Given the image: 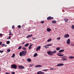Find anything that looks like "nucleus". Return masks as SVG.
<instances>
[{
	"label": "nucleus",
	"mask_w": 74,
	"mask_h": 74,
	"mask_svg": "<svg viewBox=\"0 0 74 74\" xmlns=\"http://www.w3.org/2000/svg\"><path fill=\"white\" fill-rule=\"evenodd\" d=\"M27 51H23L19 53V55L20 56H24L26 54Z\"/></svg>",
	"instance_id": "f257e3e1"
},
{
	"label": "nucleus",
	"mask_w": 74,
	"mask_h": 74,
	"mask_svg": "<svg viewBox=\"0 0 74 74\" xmlns=\"http://www.w3.org/2000/svg\"><path fill=\"white\" fill-rule=\"evenodd\" d=\"M17 66L15 64H13L11 66V67L13 69H16V67Z\"/></svg>",
	"instance_id": "f03ea898"
},
{
	"label": "nucleus",
	"mask_w": 74,
	"mask_h": 74,
	"mask_svg": "<svg viewBox=\"0 0 74 74\" xmlns=\"http://www.w3.org/2000/svg\"><path fill=\"white\" fill-rule=\"evenodd\" d=\"M47 53L48 55H51V56H52L53 55V53L52 51H48L47 52Z\"/></svg>",
	"instance_id": "7ed1b4c3"
},
{
	"label": "nucleus",
	"mask_w": 74,
	"mask_h": 74,
	"mask_svg": "<svg viewBox=\"0 0 74 74\" xmlns=\"http://www.w3.org/2000/svg\"><path fill=\"white\" fill-rule=\"evenodd\" d=\"M65 57H67L66 56H63L62 57V60L63 61H66L67 60V58H65Z\"/></svg>",
	"instance_id": "20e7f679"
},
{
	"label": "nucleus",
	"mask_w": 74,
	"mask_h": 74,
	"mask_svg": "<svg viewBox=\"0 0 74 74\" xmlns=\"http://www.w3.org/2000/svg\"><path fill=\"white\" fill-rule=\"evenodd\" d=\"M18 68L20 69H25V67L22 65H20L18 66Z\"/></svg>",
	"instance_id": "39448f33"
},
{
	"label": "nucleus",
	"mask_w": 74,
	"mask_h": 74,
	"mask_svg": "<svg viewBox=\"0 0 74 74\" xmlns=\"http://www.w3.org/2000/svg\"><path fill=\"white\" fill-rule=\"evenodd\" d=\"M53 19V17H51L50 16H49L47 18V20H51V19Z\"/></svg>",
	"instance_id": "423d86ee"
},
{
	"label": "nucleus",
	"mask_w": 74,
	"mask_h": 74,
	"mask_svg": "<svg viewBox=\"0 0 74 74\" xmlns=\"http://www.w3.org/2000/svg\"><path fill=\"white\" fill-rule=\"evenodd\" d=\"M66 43L68 45H69L70 43V39H68L66 41Z\"/></svg>",
	"instance_id": "0eeeda50"
},
{
	"label": "nucleus",
	"mask_w": 74,
	"mask_h": 74,
	"mask_svg": "<svg viewBox=\"0 0 74 74\" xmlns=\"http://www.w3.org/2000/svg\"><path fill=\"white\" fill-rule=\"evenodd\" d=\"M41 48V46H39L37 47L36 48V51H38L39 50H40Z\"/></svg>",
	"instance_id": "6e6552de"
},
{
	"label": "nucleus",
	"mask_w": 74,
	"mask_h": 74,
	"mask_svg": "<svg viewBox=\"0 0 74 74\" xmlns=\"http://www.w3.org/2000/svg\"><path fill=\"white\" fill-rule=\"evenodd\" d=\"M42 67V66L41 65H37L35 66V67H36V68L37 67Z\"/></svg>",
	"instance_id": "1a4fd4ad"
},
{
	"label": "nucleus",
	"mask_w": 74,
	"mask_h": 74,
	"mask_svg": "<svg viewBox=\"0 0 74 74\" xmlns=\"http://www.w3.org/2000/svg\"><path fill=\"white\" fill-rule=\"evenodd\" d=\"M37 74H44V72L41 71H39L37 73Z\"/></svg>",
	"instance_id": "9d476101"
},
{
	"label": "nucleus",
	"mask_w": 74,
	"mask_h": 74,
	"mask_svg": "<svg viewBox=\"0 0 74 74\" xmlns=\"http://www.w3.org/2000/svg\"><path fill=\"white\" fill-rule=\"evenodd\" d=\"M69 37V35L68 34H65L64 35V37L65 38H68Z\"/></svg>",
	"instance_id": "9b49d317"
},
{
	"label": "nucleus",
	"mask_w": 74,
	"mask_h": 74,
	"mask_svg": "<svg viewBox=\"0 0 74 74\" xmlns=\"http://www.w3.org/2000/svg\"><path fill=\"white\" fill-rule=\"evenodd\" d=\"M64 65V64H58L57 66V67H59V66H63Z\"/></svg>",
	"instance_id": "f8f14e48"
},
{
	"label": "nucleus",
	"mask_w": 74,
	"mask_h": 74,
	"mask_svg": "<svg viewBox=\"0 0 74 74\" xmlns=\"http://www.w3.org/2000/svg\"><path fill=\"white\" fill-rule=\"evenodd\" d=\"M57 55L59 56H64V54H60V53H58Z\"/></svg>",
	"instance_id": "ddd939ff"
},
{
	"label": "nucleus",
	"mask_w": 74,
	"mask_h": 74,
	"mask_svg": "<svg viewBox=\"0 0 74 74\" xmlns=\"http://www.w3.org/2000/svg\"><path fill=\"white\" fill-rule=\"evenodd\" d=\"M47 46H48V45H47L44 46H43V48H49V47Z\"/></svg>",
	"instance_id": "4468645a"
},
{
	"label": "nucleus",
	"mask_w": 74,
	"mask_h": 74,
	"mask_svg": "<svg viewBox=\"0 0 74 74\" xmlns=\"http://www.w3.org/2000/svg\"><path fill=\"white\" fill-rule=\"evenodd\" d=\"M32 36V34L28 35V36H27V38H29V37H31Z\"/></svg>",
	"instance_id": "2eb2a0df"
},
{
	"label": "nucleus",
	"mask_w": 74,
	"mask_h": 74,
	"mask_svg": "<svg viewBox=\"0 0 74 74\" xmlns=\"http://www.w3.org/2000/svg\"><path fill=\"white\" fill-rule=\"evenodd\" d=\"M64 21L65 22H68L69 21V20L67 18H64Z\"/></svg>",
	"instance_id": "dca6fc26"
},
{
	"label": "nucleus",
	"mask_w": 74,
	"mask_h": 74,
	"mask_svg": "<svg viewBox=\"0 0 74 74\" xmlns=\"http://www.w3.org/2000/svg\"><path fill=\"white\" fill-rule=\"evenodd\" d=\"M27 60L28 62H31V59H30V58H28L27 59Z\"/></svg>",
	"instance_id": "f3484780"
},
{
	"label": "nucleus",
	"mask_w": 74,
	"mask_h": 74,
	"mask_svg": "<svg viewBox=\"0 0 74 74\" xmlns=\"http://www.w3.org/2000/svg\"><path fill=\"white\" fill-rule=\"evenodd\" d=\"M51 29L49 28H48L47 29V32H50L51 31Z\"/></svg>",
	"instance_id": "a211bd4d"
},
{
	"label": "nucleus",
	"mask_w": 74,
	"mask_h": 74,
	"mask_svg": "<svg viewBox=\"0 0 74 74\" xmlns=\"http://www.w3.org/2000/svg\"><path fill=\"white\" fill-rule=\"evenodd\" d=\"M69 59H74V56H71L69 57Z\"/></svg>",
	"instance_id": "6ab92c4d"
},
{
	"label": "nucleus",
	"mask_w": 74,
	"mask_h": 74,
	"mask_svg": "<svg viewBox=\"0 0 74 74\" xmlns=\"http://www.w3.org/2000/svg\"><path fill=\"white\" fill-rule=\"evenodd\" d=\"M51 22L53 23H56V21L55 20L52 21Z\"/></svg>",
	"instance_id": "aec40b11"
},
{
	"label": "nucleus",
	"mask_w": 74,
	"mask_h": 74,
	"mask_svg": "<svg viewBox=\"0 0 74 74\" xmlns=\"http://www.w3.org/2000/svg\"><path fill=\"white\" fill-rule=\"evenodd\" d=\"M64 50L63 49H61L59 51V52H63Z\"/></svg>",
	"instance_id": "412c9836"
},
{
	"label": "nucleus",
	"mask_w": 74,
	"mask_h": 74,
	"mask_svg": "<svg viewBox=\"0 0 74 74\" xmlns=\"http://www.w3.org/2000/svg\"><path fill=\"white\" fill-rule=\"evenodd\" d=\"M37 56V53H35L34 55V57H36V56Z\"/></svg>",
	"instance_id": "4be33fe9"
},
{
	"label": "nucleus",
	"mask_w": 74,
	"mask_h": 74,
	"mask_svg": "<svg viewBox=\"0 0 74 74\" xmlns=\"http://www.w3.org/2000/svg\"><path fill=\"white\" fill-rule=\"evenodd\" d=\"M51 40H52V39H51V38H50L47 40V41L48 42H49V41H51Z\"/></svg>",
	"instance_id": "5701e85b"
},
{
	"label": "nucleus",
	"mask_w": 74,
	"mask_h": 74,
	"mask_svg": "<svg viewBox=\"0 0 74 74\" xmlns=\"http://www.w3.org/2000/svg\"><path fill=\"white\" fill-rule=\"evenodd\" d=\"M29 44L28 43H27L26 44L24 45V47H27L29 45Z\"/></svg>",
	"instance_id": "b1692460"
},
{
	"label": "nucleus",
	"mask_w": 74,
	"mask_h": 74,
	"mask_svg": "<svg viewBox=\"0 0 74 74\" xmlns=\"http://www.w3.org/2000/svg\"><path fill=\"white\" fill-rule=\"evenodd\" d=\"M9 33L10 34H9V36H11L12 35V34L11 33V32L10 31V32Z\"/></svg>",
	"instance_id": "393cba45"
},
{
	"label": "nucleus",
	"mask_w": 74,
	"mask_h": 74,
	"mask_svg": "<svg viewBox=\"0 0 74 74\" xmlns=\"http://www.w3.org/2000/svg\"><path fill=\"white\" fill-rule=\"evenodd\" d=\"M56 52V51L55 50L53 51H52V53H53H53H55Z\"/></svg>",
	"instance_id": "a878e982"
},
{
	"label": "nucleus",
	"mask_w": 74,
	"mask_h": 74,
	"mask_svg": "<svg viewBox=\"0 0 74 74\" xmlns=\"http://www.w3.org/2000/svg\"><path fill=\"white\" fill-rule=\"evenodd\" d=\"M21 48H22V46H21L18 47V49H21Z\"/></svg>",
	"instance_id": "bb28decb"
},
{
	"label": "nucleus",
	"mask_w": 74,
	"mask_h": 74,
	"mask_svg": "<svg viewBox=\"0 0 74 74\" xmlns=\"http://www.w3.org/2000/svg\"><path fill=\"white\" fill-rule=\"evenodd\" d=\"M15 54H12V58H14V57H15Z\"/></svg>",
	"instance_id": "cd10ccee"
},
{
	"label": "nucleus",
	"mask_w": 74,
	"mask_h": 74,
	"mask_svg": "<svg viewBox=\"0 0 74 74\" xmlns=\"http://www.w3.org/2000/svg\"><path fill=\"white\" fill-rule=\"evenodd\" d=\"M48 69H45L44 70H42V71H48Z\"/></svg>",
	"instance_id": "c85d7f7f"
},
{
	"label": "nucleus",
	"mask_w": 74,
	"mask_h": 74,
	"mask_svg": "<svg viewBox=\"0 0 74 74\" xmlns=\"http://www.w3.org/2000/svg\"><path fill=\"white\" fill-rule=\"evenodd\" d=\"M11 36H8V38L7 39H8V40H10V39H11Z\"/></svg>",
	"instance_id": "c756f323"
},
{
	"label": "nucleus",
	"mask_w": 74,
	"mask_h": 74,
	"mask_svg": "<svg viewBox=\"0 0 74 74\" xmlns=\"http://www.w3.org/2000/svg\"><path fill=\"white\" fill-rule=\"evenodd\" d=\"M29 66L30 67H32V66H33V64H30L29 65Z\"/></svg>",
	"instance_id": "7c9ffc66"
},
{
	"label": "nucleus",
	"mask_w": 74,
	"mask_h": 74,
	"mask_svg": "<svg viewBox=\"0 0 74 74\" xmlns=\"http://www.w3.org/2000/svg\"><path fill=\"white\" fill-rule=\"evenodd\" d=\"M10 41H8L7 42V44H9V43H10Z\"/></svg>",
	"instance_id": "2f4dec72"
},
{
	"label": "nucleus",
	"mask_w": 74,
	"mask_h": 74,
	"mask_svg": "<svg viewBox=\"0 0 74 74\" xmlns=\"http://www.w3.org/2000/svg\"><path fill=\"white\" fill-rule=\"evenodd\" d=\"M56 49H57V51H59V50H60V48H59V47H58L56 48Z\"/></svg>",
	"instance_id": "473e14b6"
},
{
	"label": "nucleus",
	"mask_w": 74,
	"mask_h": 74,
	"mask_svg": "<svg viewBox=\"0 0 74 74\" xmlns=\"http://www.w3.org/2000/svg\"><path fill=\"white\" fill-rule=\"evenodd\" d=\"M22 49H23L24 50H26V48L23 47L22 48Z\"/></svg>",
	"instance_id": "72a5a7b5"
},
{
	"label": "nucleus",
	"mask_w": 74,
	"mask_h": 74,
	"mask_svg": "<svg viewBox=\"0 0 74 74\" xmlns=\"http://www.w3.org/2000/svg\"><path fill=\"white\" fill-rule=\"evenodd\" d=\"M10 51H11V50L10 49H8L7 50V52H10Z\"/></svg>",
	"instance_id": "f704fd0d"
},
{
	"label": "nucleus",
	"mask_w": 74,
	"mask_h": 74,
	"mask_svg": "<svg viewBox=\"0 0 74 74\" xmlns=\"http://www.w3.org/2000/svg\"><path fill=\"white\" fill-rule=\"evenodd\" d=\"M71 28L72 29H74V26L73 25H72Z\"/></svg>",
	"instance_id": "c9c22d12"
},
{
	"label": "nucleus",
	"mask_w": 74,
	"mask_h": 74,
	"mask_svg": "<svg viewBox=\"0 0 74 74\" xmlns=\"http://www.w3.org/2000/svg\"><path fill=\"white\" fill-rule=\"evenodd\" d=\"M52 44H49L48 45H47V46H51V45H52Z\"/></svg>",
	"instance_id": "e433bc0d"
},
{
	"label": "nucleus",
	"mask_w": 74,
	"mask_h": 74,
	"mask_svg": "<svg viewBox=\"0 0 74 74\" xmlns=\"http://www.w3.org/2000/svg\"><path fill=\"white\" fill-rule=\"evenodd\" d=\"M60 37H58V38H57V40H60Z\"/></svg>",
	"instance_id": "4c0bfd02"
},
{
	"label": "nucleus",
	"mask_w": 74,
	"mask_h": 74,
	"mask_svg": "<svg viewBox=\"0 0 74 74\" xmlns=\"http://www.w3.org/2000/svg\"><path fill=\"white\" fill-rule=\"evenodd\" d=\"M18 28H21V26L20 25H19L18 26Z\"/></svg>",
	"instance_id": "58836bf2"
},
{
	"label": "nucleus",
	"mask_w": 74,
	"mask_h": 74,
	"mask_svg": "<svg viewBox=\"0 0 74 74\" xmlns=\"http://www.w3.org/2000/svg\"><path fill=\"white\" fill-rule=\"evenodd\" d=\"M4 45H5V44H3L1 45V46L2 47H4Z\"/></svg>",
	"instance_id": "ea45409f"
},
{
	"label": "nucleus",
	"mask_w": 74,
	"mask_h": 74,
	"mask_svg": "<svg viewBox=\"0 0 74 74\" xmlns=\"http://www.w3.org/2000/svg\"><path fill=\"white\" fill-rule=\"evenodd\" d=\"M41 23H44V21H41Z\"/></svg>",
	"instance_id": "a19ab883"
},
{
	"label": "nucleus",
	"mask_w": 74,
	"mask_h": 74,
	"mask_svg": "<svg viewBox=\"0 0 74 74\" xmlns=\"http://www.w3.org/2000/svg\"><path fill=\"white\" fill-rule=\"evenodd\" d=\"M14 27H15V26H14V25H13L12 27V29H14Z\"/></svg>",
	"instance_id": "79ce46f5"
},
{
	"label": "nucleus",
	"mask_w": 74,
	"mask_h": 74,
	"mask_svg": "<svg viewBox=\"0 0 74 74\" xmlns=\"http://www.w3.org/2000/svg\"><path fill=\"white\" fill-rule=\"evenodd\" d=\"M3 52H4V51L0 50V53H3Z\"/></svg>",
	"instance_id": "37998d69"
},
{
	"label": "nucleus",
	"mask_w": 74,
	"mask_h": 74,
	"mask_svg": "<svg viewBox=\"0 0 74 74\" xmlns=\"http://www.w3.org/2000/svg\"><path fill=\"white\" fill-rule=\"evenodd\" d=\"M11 74H15V72H12Z\"/></svg>",
	"instance_id": "c03bdc74"
},
{
	"label": "nucleus",
	"mask_w": 74,
	"mask_h": 74,
	"mask_svg": "<svg viewBox=\"0 0 74 74\" xmlns=\"http://www.w3.org/2000/svg\"><path fill=\"white\" fill-rule=\"evenodd\" d=\"M36 38H32V40H34L36 39Z\"/></svg>",
	"instance_id": "a18cd8bd"
},
{
	"label": "nucleus",
	"mask_w": 74,
	"mask_h": 74,
	"mask_svg": "<svg viewBox=\"0 0 74 74\" xmlns=\"http://www.w3.org/2000/svg\"><path fill=\"white\" fill-rule=\"evenodd\" d=\"M2 44V42H0V45H1Z\"/></svg>",
	"instance_id": "49530a36"
},
{
	"label": "nucleus",
	"mask_w": 74,
	"mask_h": 74,
	"mask_svg": "<svg viewBox=\"0 0 74 74\" xmlns=\"http://www.w3.org/2000/svg\"><path fill=\"white\" fill-rule=\"evenodd\" d=\"M28 49H31V47H30V46H29L28 47Z\"/></svg>",
	"instance_id": "de8ad7c7"
},
{
	"label": "nucleus",
	"mask_w": 74,
	"mask_h": 74,
	"mask_svg": "<svg viewBox=\"0 0 74 74\" xmlns=\"http://www.w3.org/2000/svg\"><path fill=\"white\" fill-rule=\"evenodd\" d=\"M2 36H3V34H0V37Z\"/></svg>",
	"instance_id": "09e8293b"
},
{
	"label": "nucleus",
	"mask_w": 74,
	"mask_h": 74,
	"mask_svg": "<svg viewBox=\"0 0 74 74\" xmlns=\"http://www.w3.org/2000/svg\"><path fill=\"white\" fill-rule=\"evenodd\" d=\"M32 45H33V44L30 45H29V47H32Z\"/></svg>",
	"instance_id": "8fccbe9b"
},
{
	"label": "nucleus",
	"mask_w": 74,
	"mask_h": 74,
	"mask_svg": "<svg viewBox=\"0 0 74 74\" xmlns=\"http://www.w3.org/2000/svg\"><path fill=\"white\" fill-rule=\"evenodd\" d=\"M5 74H10V73L8 72H6L5 73Z\"/></svg>",
	"instance_id": "3c124183"
},
{
	"label": "nucleus",
	"mask_w": 74,
	"mask_h": 74,
	"mask_svg": "<svg viewBox=\"0 0 74 74\" xmlns=\"http://www.w3.org/2000/svg\"><path fill=\"white\" fill-rule=\"evenodd\" d=\"M71 46H74V44H71Z\"/></svg>",
	"instance_id": "603ef678"
},
{
	"label": "nucleus",
	"mask_w": 74,
	"mask_h": 74,
	"mask_svg": "<svg viewBox=\"0 0 74 74\" xmlns=\"http://www.w3.org/2000/svg\"><path fill=\"white\" fill-rule=\"evenodd\" d=\"M25 43V42H23L22 43V44H24Z\"/></svg>",
	"instance_id": "864d4df0"
},
{
	"label": "nucleus",
	"mask_w": 74,
	"mask_h": 74,
	"mask_svg": "<svg viewBox=\"0 0 74 74\" xmlns=\"http://www.w3.org/2000/svg\"><path fill=\"white\" fill-rule=\"evenodd\" d=\"M50 70H53V68H51L50 69Z\"/></svg>",
	"instance_id": "5fc2aeb1"
},
{
	"label": "nucleus",
	"mask_w": 74,
	"mask_h": 74,
	"mask_svg": "<svg viewBox=\"0 0 74 74\" xmlns=\"http://www.w3.org/2000/svg\"><path fill=\"white\" fill-rule=\"evenodd\" d=\"M7 46V45H5L4 46V47H6Z\"/></svg>",
	"instance_id": "6e6d98bb"
},
{
	"label": "nucleus",
	"mask_w": 74,
	"mask_h": 74,
	"mask_svg": "<svg viewBox=\"0 0 74 74\" xmlns=\"http://www.w3.org/2000/svg\"><path fill=\"white\" fill-rule=\"evenodd\" d=\"M1 68H0V71H1Z\"/></svg>",
	"instance_id": "4d7b16f0"
},
{
	"label": "nucleus",
	"mask_w": 74,
	"mask_h": 74,
	"mask_svg": "<svg viewBox=\"0 0 74 74\" xmlns=\"http://www.w3.org/2000/svg\"><path fill=\"white\" fill-rule=\"evenodd\" d=\"M31 70H32L30 69V71H31Z\"/></svg>",
	"instance_id": "13d9d810"
},
{
	"label": "nucleus",
	"mask_w": 74,
	"mask_h": 74,
	"mask_svg": "<svg viewBox=\"0 0 74 74\" xmlns=\"http://www.w3.org/2000/svg\"><path fill=\"white\" fill-rule=\"evenodd\" d=\"M54 70H56V69H54Z\"/></svg>",
	"instance_id": "bf43d9fd"
}]
</instances>
